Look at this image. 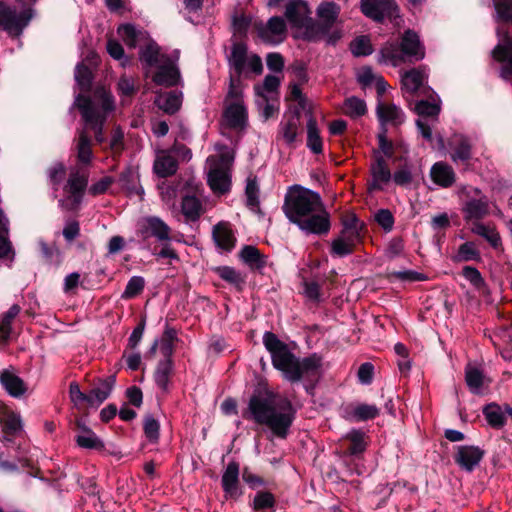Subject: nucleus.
<instances>
[{
    "mask_svg": "<svg viewBox=\"0 0 512 512\" xmlns=\"http://www.w3.org/2000/svg\"><path fill=\"white\" fill-rule=\"evenodd\" d=\"M283 211L290 222L307 234L325 235L330 231V214L317 192L301 186L285 195Z\"/></svg>",
    "mask_w": 512,
    "mask_h": 512,
    "instance_id": "1",
    "label": "nucleus"
},
{
    "mask_svg": "<svg viewBox=\"0 0 512 512\" xmlns=\"http://www.w3.org/2000/svg\"><path fill=\"white\" fill-rule=\"evenodd\" d=\"M263 344L271 355L273 367L279 370L286 380L294 383L319 376L322 358L317 354L299 359L286 343L270 331L264 333Z\"/></svg>",
    "mask_w": 512,
    "mask_h": 512,
    "instance_id": "2",
    "label": "nucleus"
},
{
    "mask_svg": "<svg viewBox=\"0 0 512 512\" xmlns=\"http://www.w3.org/2000/svg\"><path fill=\"white\" fill-rule=\"evenodd\" d=\"M294 409L287 399L276 402L272 393L253 395L248 404L245 418L253 419L257 424L266 425L278 438L285 439L294 420Z\"/></svg>",
    "mask_w": 512,
    "mask_h": 512,
    "instance_id": "3",
    "label": "nucleus"
},
{
    "mask_svg": "<svg viewBox=\"0 0 512 512\" xmlns=\"http://www.w3.org/2000/svg\"><path fill=\"white\" fill-rule=\"evenodd\" d=\"M74 105L79 109L85 124L94 131L96 141L102 143L104 123L114 109L111 93L101 89L96 90L92 96L78 95Z\"/></svg>",
    "mask_w": 512,
    "mask_h": 512,
    "instance_id": "4",
    "label": "nucleus"
},
{
    "mask_svg": "<svg viewBox=\"0 0 512 512\" xmlns=\"http://www.w3.org/2000/svg\"><path fill=\"white\" fill-rule=\"evenodd\" d=\"M425 56L424 46L413 30H406L400 43L387 42L380 49L379 62L397 67L406 61H419Z\"/></svg>",
    "mask_w": 512,
    "mask_h": 512,
    "instance_id": "5",
    "label": "nucleus"
},
{
    "mask_svg": "<svg viewBox=\"0 0 512 512\" xmlns=\"http://www.w3.org/2000/svg\"><path fill=\"white\" fill-rule=\"evenodd\" d=\"M88 178V172L79 167L70 170L67 182L63 187L65 196L59 200V206L62 209L66 211L78 209L88 185Z\"/></svg>",
    "mask_w": 512,
    "mask_h": 512,
    "instance_id": "6",
    "label": "nucleus"
},
{
    "mask_svg": "<svg viewBox=\"0 0 512 512\" xmlns=\"http://www.w3.org/2000/svg\"><path fill=\"white\" fill-rule=\"evenodd\" d=\"M253 28L258 38L268 45H278L282 43L287 36L286 22L279 16H273L269 18L267 22L255 21Z\"/></svg>",
    "mask_w": 512,
    "mask_h": 512,
    "instance_id": "7",
    "label": "nucleus"
},
{
    "mask_svg": "<svg viewBox=\"0 0 512 512\" xmlns=\"http://www.w3.org/2000/svg\"><path fill=\"white\" fill-rule=\"evenodd\" d=\"M32 18L30 9L17 12L0 0V28L11 35H20Z\"/></svg>",
    "mask_w": 512,
    "mask_h": 512,
    "instance_id": "8",
    "label": "nucleus"
},
{
    "mask_svg": "<svg viewBox=\"0 0 512 512\" xmlns=\"http://www.w3.org/2000/svg\"><path fill=\"white\" fill-rule=\"evenodd\" d=\"M360 8L366 17L379 23L385 18L395 20L400 17L399 6L395 0H361Z\"/></svg>",
    "mask_w": 512,
    "mask_h": 512,
    "instance_id": "9",
    "label": "nucleus"
},
{
    "mask_svg": "<svg viewBox=\"0 0 512 512\" xmlns=\"http://www.w3.org/2000/svg\"><path fill=\"white\" fill-rule=\"evenodd\" d=\"M371 181L368 190L381 191L392 179V173L384 156L379 151H373V159L370 164Z\"/></svg>",
    "mask_w": 512,
    "mask_h": 512,
    "instance_id": "10",
    "label": "nucleus"
},
{
    "mask_svg": "<svg viewBox=\"0 0 512 512\" xmlns=\"http://www.w3.org/2000/svg\"><path fill=\"white\" fill-rule=\"evenodd\" d=\"M484 450L478 446L461 445L454 455L455 463L467 472L473 471L481 462Z\"/></svg>",
    "mask_w": 512,
    "mask_h": 512,
    "instance_id": "11",
    "label": "nucleus"
},
{
    "mask_svg": "<svg viewBox=\"0 0 512 512\" xmlns=\"http://www.w3.org/2000/svg\"><path fill=\"white\" fill-rule=\"evenodd\" d=\"M471 192L474 193L477 198L468 199L463 206L464 218L467 221L480 220L489 213V201L488 198L482 194L478 188H472Z\"/></svg>",
    "mask_w": 512,
    "mask_h": 512,
    "instance_id": "12",
    "label": "nucleus"
},
{
    "mask_svg": "<svg viewBox=\"0 0 512 512\" xmlns=\"http://www.w3.org/2000/svg\"><path fill=\"white\" fill-rule=\"evenodd\" d=\"M380 413L376 405L371 404H358L346 405L341 410V415L344 419L350 422L366 421L376 418Z\"/></svg>",
    "mask_w": 512,
    "mask_h": 512,
    "instance_id": "13",
    "label": "nucleus"
},
{
    "mask_svg": "<svg viewBox=\"0 0 512 512\" xmlns=\"http://www.w3.org/2000/svg\"><path fill=\"white\" fill-rule=\"evenodd\" d=\"M310 15L307 3L302 0H292L285 8V17L292 28L302 29Z\"/></svg>",
    "mask_w": 512,
    "mask_h": 512,
    "instance_id": "14",
    "label": "nucleus"
},
{
    "mask_svg": "<svg viewBox=\"0 0 512 512\" xmlns=\"http://www.w3.org/2000/svg\"><path fill=\"white\" fill-rule=\"evenodd\" d=\"M0 383L5 391L14 398L23 396L27 391V385L16 373L13 367L0 371Z\"/></svg>",
    "mask_w": 512,
    "mask_h": 512,
    "instance_id": "15",
    "label": "nucleus"
},
{
    "mask_svg": "<svg viewBox=\"0 0 512 512\" xmlns=\"http://www.w3.org/2000/svg\"><path fill=\"white\" fill-rule=\"evenodd\" d=\"M180 80V72L175 61L168 57L165 62L158 66V71L153 76V81L157 85L167 87L175 86Z\"/></svg>",
    "mask_w": 512,
    "mask_h": 512,
    "instance_id": "16",
    "label": "nucleus"
},
{
    "mask_svg": "<svg viewBox=\"0 0 512 512\" xmlns=\"http://www.w3.org/2000/svg\"><path fill=\"white\" fill-rule=\"evenodd\" d=\"M227 125L233 129H243L247 124V110L243 102H231L224 111Z\"/></svg>",
    "mask_w": 512,
    "mask_h": 512,
    "instance_id": "17",
    "label": "nucleus"
},
{
    "mask_svg": "<svg viewBox=\"0 0 512 512\" xmlns=\"http://www.w3.org/2000/svg\"><path fill=\"white\" fill-rule=\"evenodd\" d=\"M376 114L382 126L387 123L400 125L405 120V115L401 108L392 103L379 101L376 107Z\"/></svg>",
    "mask_w": 512,
    "mask_h": 512,
    "instance_id": "18",
    "label": "nucleus"
},
{
    "mask_svg": "<svg viewBox=\"0 0 512 512\" xmlns=\"http://www.w3.org/2000/svg\"><path fill=\"white\" fill-rule=\"evenodd\" d=\"M143 238L153 236L159 241L170 240V228L158 217H148L144 221L143 228L141 229Z\"/></svg>",
    "mask_w": 512,
    "mask_h": 512,
    "instance_id": "19",
    "label": "nucleus"
},
{
    "mask_svg": "<svg viewBox=\"0 0 512 512\" xmlns=\"http://www.w3.org/2000/svg\"><path fill=\"white\" fill-rule=\"evenodd\" d=\"M222 487L225 494L231 498L240 496L239 490V464L235 461L230 462L222 475Z\"/></svg>",
    "mask_w": 512,
    "mask_h": 512,
    "instance_id": "20",
    "label": "nucleus"
},
{
    "mask_svg": "<svg viewBox=\"0 0 512 512\" xmlns=\"http://www.w3.org/2000/svg\"><path fill=\"white\" fill-rule=\"evenodd\" d=\"M450 147L453 162L467 163L472 158V144L467 137L463 135L454 136L450 142Z\"/></svg>",
    "mask_w": 512,
    "mask_h": 512,
    "instance_id": "21",
    "label": "nucleus"
},
{
    "mask_svg": "<svg viewBox=\"0 0 512 512\" xmlns=\"http://www.w3.org/2000/svg\"><path fill=\"white\" fill-rule=\"evenodd\" d=\"M0 424L4 434L3 441L10 442L12 437L22 431V420L19 414L13 411H5L0 415Z\"/></svg>",
    "mask_w": 512,
    "mask_h": 512,
    "instance_id": "22",
    "label": "nucleus"
},
{
    "mask_svg": "<svg viewBox=\"0 0 512 512\" xmlns=\"http://www.w3.org/2000/svg\"><path fill=\"white\" fill-rule=\"evenodd\" d=\"M433 182L443 188L451 187L456 180V175L451 166L444 162L435 163L430 170Z\"/></svg>",
    "mask_w": 512,
    "mask_h": 512,
    "instance_id": "23",
    "label": "nucleus"
},
{
    "mask_svg": "<svg viewBox=\"0 0 512 512\" xmlns=\"http://www.w3.org/2000/svg\"><path fill=\"white\" fill-rule=\"evenodd\" d=\"M213 239L216 245L226 251H230L235 246V236L228 222H219L213 227Z\"/></svg>",
    "mask_w": 512,
    "mask_h": 512,
    "instance_id": "24",
    "label": "nucleus"
},
{
    "mask_svg": "<svg viewBox=\"0 0 512 512\" xmlns=\"http://www.w3.org/2000/svg\"><path fill=\"white\" fill-rule=\"evenodd\" d=\"M300 133L301 121L299 115H291L281 122L279 134L287 145L294 146Z\"/></svg>",
    "mask_w": 512,
    "mask_h": 512,
    "instance_id": "25",
    "label": "nucleus"
},
{
    "mask_svg": "<svg viewBox=\"0 0 512 512\" xmlns=\"http://www.w3.org/2000/svg\"><path fill=\"white\" fill-rule=\"evenodd\" d=\"M208 184L214 193H227L231 186V180L227 170L222 167L212 168L208 173Z\"/></svg>",
    "mask_w": 512,
    "mask_h": 512,
    "instance_id": "26",
    "label": "nucleus"
},
{
    "mask_svg": "<svg viewBox=\"0 0 512 512\" xmlns=\"http://www.w3.org/2000/svg\"><path fill=\"white\" fill-rule=\"evenodd\" d=\"M77 428L79 433L75 436V441L79 447L85 449H102L104 447L97 435L82 421H77Z\"/></svg>",
    "mask_w": 512,
    "mask_h": 512,
    "instance_id": "27",
    "label": "nucleus"
},
{
    "mask_svg": "<svg viewBox=\"0 0 512 512\" xmlns=\"http://www.w3.org/2000/svg\"><path fill=\"white\" fill-rule=\"evenodd\" d=\"M248 57V47L246 44L237 42L231 46L228 62L238 76H241V74L246 71V61Z\"/></svg>",
    "mask_w": 512,
    "mask_h": 512,
    "instance_id": "28",
    "label": "nucleus"
},
{
    "mask_svg": "<svg viewBox=\"0 0 512 512\" xmlns=\"http://www.w3.org/2000/svg\"><path fill=\"white\" fill-rule=\"evenodd\" d=\"M77 160L82 165H90L93 160L92 141L85 130H81L76 139Z\"/></svg>",
    "mask_w": 512,
    "mask_h": 512,
    "instance_id": "29",
    "label": "nucleus"
},
{
    "mask_svg": "<svg viewBox=\"0 0 512 512\" xmlns=\"http://www.w3.org/2000/svg\"><path fill=\"white\" fill-rule=\"evenodd\" d=\"M155 104L167 114H175L182 104V93L170 91L159 94L155 99Z\"/></svg>",
    "mask_w": 512,
    "mask_h": 512,
    "instance_id": "30",
    "label": "nucleus"
},
{
    "mask_svg": "<svg viewBox=\"0 0 512 512\" xmlns=\"http://www.w3.org/2000/svg\"><path fill=\"white\" fill-rule=\"evenodd\" d=\"M114 383V377H109L91 389L88 394V404L95 407H98L100 404H102L109 397Z\"/></svg>",
    "mask_w": 512,
    "mask_h": 512,
    "instance_id": "31",
    "label": "nucleus"
},
{
    "mask_svg": "<svg viewBox=\"0 0 512 512\" xmlns=\"http://www.w3.org/2000/svg\"><path fill=\"white\" fill-rule=\"evenodd\" d=\"M425 74L420 69H411L406 71L401 78L402 89L410 94H416L419 89L422 87L425 81Z\"/></svg>",
    "mask_w": 512,
    "mask_h": 512,
    "instance_id": "32",
    "label": "nucleus"
},
{
    "mask_svg": "<svg viewBox=\"0 0 512 512\" xmlns=\"http://www.w3.org/2000/svg\"><path fill=\"white\" fill-rule=\"evenodd\" d=\"M181 211L188 221H196L203 214L204 209L199 198L187 195L182 199Z\"/></svg>",
    "mask_w": 512,
    "mask_h": 512,
    "instance_id": "33",
    "label": "nucleus"
},
{
    "mask_svg": "<svg viewBox=\"0 0 512 512\" xmlns=\"http://www.w3.org/2000/svg\"><path fill=\"white\" fill-rule=\"evenodd\" d=\"M340 14V6L335 2H322L317 8L319 21L332 28Z\"/></svg>",
    "mask_w": 512,
    "mask_h": 512,
    "instance_id": "34",
    "label": "nucleus"
},
{
    "mask_svg": "<svg viewBox=\"0 0 512 512\" xmlns=\"http://www.w3.org/2000/svg\"><path fill=\"white\" fill-rule=\"evenodd\" d=\"M483 414L488 424L493 428L500 429L506 423L504 406L497 403L487 404L483 408Z\"/></svg>",
    "mask_w": 512,
    "mask_h": 512,
    "instance_id": "35",
    "label": "nucleus"
},
{
    "mask_svg": "<svg viewBox=\"0 0 512 512\" xmlns=\"http://www.w3.org/2000/svg\"><path fill=\"white\" fill-rule=\"evenodd\" d=\"M178 163L175 158L169 154L162 153L157 156L154 162V171L160 177H168L176 173Z\"/></svg>",
    "mask_w": 512,
    "mask_h": 512,
    "instance_id": "36",
    "label": "nucleus"
},
{
    "mask_svg": "<svg viewBox=\"0 0 512 512\" xmlns=\"http://www.w3.org/2000/svg\"><path fill=\"white\" fill-rule=\"evenodd\" d=\"M118 34L124 43L130 48H135L139 42L147 38L146 32L137 30L132 24L121 25L118 28Z\"/></svg>",
    "mask_w": 512,
    "mask_h": 512,
    "instance_id": "37",
    "label": "nucleus"
},
{
    "mask_svg": "<svg viewBox=\"0 0 512 512\" xmlns=\"http://www.w3.org/2000/svg\"><path fill=\"white\" fill-rule=\"evenodd\" d=\"M173 371V361L172 358H164V360L160 361L157 365L154 378L157 386L163 390H168V385L170 381V377Z\"/></svg>",
    "mask_w": 512,
    "mask_h": 512,
    "instance_id": "38",
    "label": "nucleus"
},
{
    "mask_svg": "<svg viewBox=\"0 0 512 512\" xmlns=\"http://www.w3.org/2000/svg\"><path fill=\"white\" fill-rule=\"evenodd\" d=\"M169 56L160 52V47L153 41L149 42L140 52V59L148 66H159Z\"/></svg>",
    "mask_w": 512,
    "mask_h": 512,
    "instance_id": "39",
    "label": "nucleus"
},
{
    "mask_svg": "<svg viewBox=\"0 0 512 512\" xmlns=\"http://www.w3.org/2000/svg\"><path fill=\"white\" fill-rule=\"evenodd\" d=\"M302 30L305 39L309 41H316L328 35L331 29H329L321 21L317 22L308 17L307 22L305 23Z\"/></svg>",
    "mask_w": 512,
    "mask_h": 512,
    "instance_id": "40",
    "label": "nucleus"
},
{
    "mask_svg": "<svg viewBox=\"0 0 512 512\" xmlns=\"http://www.w3.org/2000/svg\"><path fill=\"white\" fill-rule=\"evenodd\" d=\"M307 147L315 154H320L323 150L317 123L312 117L307 121Z\"/></svg>",
    "mask_w": 512,
    "mask_h": 512,
    "instance_id": "41",
    "label": "nucleus"
},
{
    "mask_svg": "<svg viewBox=\"0 0 512 512\" xmlns=\"http://www.w3.org/2000/svg\"><path fill=\"white\" fill-rule=\"evenodd\" d=\"M343 112L351 118H359L366 114L367 106L363 99L351 96L344 101Z\"/></svg>",
    "mask_w": 512,
    "mask_h": 512,
    "instance_id": "42",
    "label": "nucleus"
},
{
    "mask_svg": "<svg viewBox=\"0 0 512 512\" xmlns=\"http://www.w3.org/2000/svg\"><path fill=\"white\" fill-rule=\"evenodd\" d=\"M347 440L350 441V446L348 448V452L351 455H356L365 451L367 447L366 442V434L362 430L352 429L345 436Z\"/></svg>",
    "mask_w": 512,
    "mask_h": 512,
    "instance_id": "43",
    "label": "nucleus"
},
{
    "mask_svg": "<svg viewBox=\"0 0 512 512\" xmlns=\"http://www.w3.org/2000/svg\"><path fill=\"white\" fill-rule=\"evenodd\" d=\"M471 230L473 233L485 238L494 248H497L501 244L500 235L493 227L475 222Z\"/></svg>",
    "mask_w": 512,
    "mask_h": 512,
    "instance_id": "44",
    "label": "nucleus"
},
{
    "mask_svg": "<svg viewBox=\"0 0 512 512\" xmlns=\"http://www.w3.org/2000/svg\"><path fill=\"white\" fill-rule=\"evenodd\" d=\"M240 257L246 264L254 268H261L266 263L260 251L251 245H246L242 248Z\"/></svg>",
    "mask_w": 512,
    "mask_h": 512,
    "instance_id": "45",
    "label": "nucleus"
},
{
    "mask_svg": "<svg viewBox=\"0 0 512 512\" xmlns=\"http://www.w3.org/2000/svg\"><path fill=\"white\" fill-rule=\"evenodd\" d=\"M178 340L177 331L166 325L160 341V351L165 358H172L174 343Z\"/></svg>",
    "mask_w": 512,
    "mask_h": 512,
    "instance_id": "46",
    "label": "nucleus"
},
{
    "mask_svg": "<svg viewBox=\"0 0 512 512\" xmlns=\"http://www.w3.org/2000/svg\"><path fill=\"white\" fill-rule=\"evenodd\" d=\"M20 311L21 307L18 304H14L6 313L3 314L0 322V336L3 340L9 338L12 331V322Z\"/></svg>",
    "mask_w": 512,
    "mask_h": 512,
    "instance_id": "47",
    "label": "nucleus"
},
{
    "mask_svg": "<svg viewBox=\"0 0 512 512\" xmlns=\"http://www.w3.org/2000/svg\"><path fill=\"white\" fill-rule=\"evenodd\" d=\"M465 380L470 391L478 394L484 382L483 372L478 368L469 365L465 370Z\"/></svg>",
    "mask_w": 512,
    "mask_h": 512,
    "instance_id": "48",
    "label": "nucleus"
},
{
    "mask_svg": "<svg viewBox=\"0 0 512 512\" xmlns=\"http://www.w3.org/2000/svg\"><path fill=\"white\" fill-rule=\"evenodd\" d=\"M492 57L500 62H508L512 58V39L508 34L504 36L501 43L497 44L492 50Z\"/></svg>",
    "mask_w": 512,
    "mask_h": 512,
    "instance_id": "49",
    "label": "nucleus"
},
{
    "mask_svg": "<svg viewBox=\"0 0 512 512\" xmlns=\"http://www.w3.org/2000/svg\"><path fill=\"white\" fill-rule=\"evenodd\" d=\"M480 252L473 242H465L460 245L457 254L453 257L455 262L479 261Z\"/></svg>",
    "mask_w": 512,
    "mask_h": 512,
    "instance_id": "50",
    "label": "nucleus"
},
{
    "mask_svg": "<svg viewBox=\"0 0 512 512\" xmlns=\"http://www.w3.org/2000/svg\"><path fill=\"white\" fill-rule=\"evenodd\" d=\"M217 275L224 281L240 287L244 283V278L241 273L229 266H220L215 268Z\"/></svg>",
    "mask_w": 512,
    "mask_h": 512,
    "instance_id": "51",
    "label": "nucleus"
},
{
    "mask_svg": "<svg viewBox=\"0 0 512 512\" xmlns=\"http://www.w3.org/2000/svg\"><path fill=\"white\" fill-rule=\"evenodd\" d=\"M246 205L251 210L259 208V187L256 178H248L246 188Z\"/></svg>",
    "mask_w": 512,
    "mask_h": 512,
    "instance_id": "52",
    "label": "nucleus"
},
{
    "mask_svg": "<svg viewBox=\"0 0 512 512\" xmlns=\"http://www.w3.org/2000/svg\"><path fill=\"white\" fill-rule=\"evenodd\" d=\"M350 49L353 55L357 57L368 56L373 52L370 39L367 36H360L352 41Z\"/></svg>",
    "mask_w": 512,
    "mask_h": 512,
    "instance_id": "53",
    "label": "nucleus"
},
{
    "mask_svg": "<svg viewBox=\"0 0 512 512\" xmlns=\"http://www.w3.org/2000/svg\"><path fill=\"white\" fill-rule=\"evenodd\" d=\"M494 7L497 20L512 23V0H494Z\"/></svg>",
    "mask_w": 512,
    "mask_h": 512,
    "instance_id": "54",
    "label": "nucleus"
},
{
    "mask_svg": "<svg viewBox=\"0 0 512 512\" xmlns=\"http://www.w3.org/2000/svg\"><path fill=\"white\" fill-rule=\"evenodd\" d=\"M145 281L141 276H133L128 281L126 288L122 294V298L130 299L139 295L144 289Z\"/></svg>",
    "mask_w": 512,
    "mask_h": 512,
    "instance_id": "55",
    "label": "nucleus"
},
{
    "mask_svg": "<svg viewBox=\"0 0 512 512\" xmlns=\"http://www.w3.org/2000/svg\"><path fill=\"white\" fill-rule=\"evenodd\" d=\"M143 430L146 438L152 442L156 443L159 439V430L160 425L159 422L151 415H147L144 419Z\"/></svg>",
    "mask_w": 512,
    "mask_h": 512,
    "instance_id": "56",
    "label": "nucleus"
},
{
    "mask_svg": "<svg viewBox=\"0 0 512 512\" xmlns=\"http://www.w3.org/2000/svg\"><path fill=\"white\" fill-rule=\"evenodd\" d=\"M392 179L398 186L410 185L413 181L412 167L409 164L402 165L392 174Z\"/></svg>",
    "mask_w": 512,
    "mask_h": 512,
    "instance_id": "57",
    "label": "nucleus"
},
{
    "mask_svg": "<svg viewBox=\"0 0 512 512\" xmlns=\"http://www.w3.org/2000/svg\"><path fill=\"white\" fill-rule=\"evenodd\" d=\"M49 181L56 191L66 174V168L63 163H54L47 171Z\"/></svg>",
    "mask_w": 512,
    "mask_h": 512,
    "instance_id": "58",
    "label": "nucleus"
},
{
    "mask_svg": "<svg viewBox=\"0 0 512 512\" xmlns=\"http://www.w3.org/2000/svg\"><path fill=\"white\" fill-rule=\"evenodd\" d=\"M415 111L421 117H436L440 112V106L435 102L420 100L415 105Z\"/></svg>",
    "mask_w": 512,
    "mask_h": 512,
    "instance_id": "59",
    "label": "nucleus"
},
{
    "mask_svg": "<svg viewBox=\"0 0 512 512\" xmlns=\"http://www.w3.org/2000/svg\"><path fill=\"white\" fill-rule=\"evenodd\" d=\"M280 79L274 75H267L261 86L255 87L256 94L265 98L266 93H273L278 90Z\"/></svg>",
    "mask_w": 512,
    "mask_h": 512,
    "instance_id": "60",
    "label": "nucleus"
},
{
    "mask_svg": "<svg viewBox=\"0 0 512 512\" xmlns=\"http://www.w3.org/2000/svg\"><path fill=\"white\" fill-rule=\"evenodd\" d=\"M275 505V498L270 492H258L254 497L253 506L255 510L272 509Z\"/></svg>",
    "mask_w": 512,
    "mask_h": 512,
    "instance_id": "61",
    "label": "nucleus"
},
{
    "mask_svg": "<svg viewBox=\"0 0 512 512\" xmlns=\"http://www.w3.org/2000/svg\"><path fill=\"white\" fill-rule=\"evenodd\" d=\"M354 247L341 237L335 238L331 243V254L337 257H344L352 254Z\"/></svg>",
    "mask_w": 512,
    "mask_h": 512,
    "instance_id": "62",
    "label": "nucleus"
},
{
    "mask_svg": "<svg viewBox=\"0 0 512 512\" xmlns=\"http://www.w3.org/2000/svg\"><path fill=\"white\" fill-rule=\"evenodd\" d=\"M226 101L231 102H243L242 100V85L240 81V76L237 75L236 78H230L229 90L227 93Z\"/></svg>",
    "mask_w": 512,
    "mask_h": 512,
    "instance_id": "63",
    "label": "nucleus"
},
{
    "mask_svg": "<svg viewBox=\"0 0 512 512\" xmlns=\"http://www.w3.org/2000/svg\"><path fill=\"white\" fill-rule=\"evenodd\" d=\"M462 275L469 281L475 288H482L485 284L484 279L478 269L472 266H465L462 269Z\"/></svg>",
    "mask_w": 512,
    "mask_h": 512,
    "instance_id": "64",
    "label": "nucleus"
}]
</instances>
